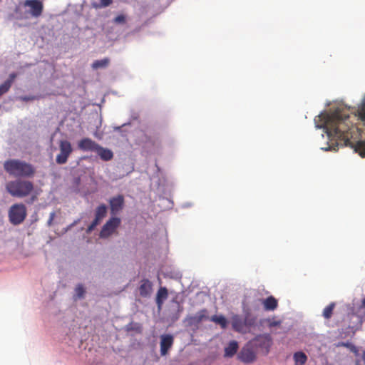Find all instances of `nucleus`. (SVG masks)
Listing matches in <instances>:
<instances>
[{
	"label": "nucleus",
	"instance_id": "nucleus-5",
	"mask_svg": "<svg viewBox=\"0 0 365 365\" xmlns=\"http://www.w3.org/2000/svg\"><path fill=\"white\" fill-rule=\"evenodd\" d=\"M237 358L240 361L245 364H250L256 360L257 354L253 341L250 340L245 344L239 352Z\"/></svg>",
	"mask_w": 365,
	"mask_h": 365
},
{
	"label": "nucleus",
	"instance_id": "nucleus-4",
	"mask_svg": "<svg viewBox=\"0 0 365 365\" xmlns=\"http://www.w3.org/2000/svg\"><path fill=\"white\" fill-rule=\"evenodd\" d=\"M27 216V209L24 204L19 202L12 205L8 211L9 220L13 225L21 224Z\"/></svg>",
	"mask_w": 365,
	"mask_h": 365
},
{
	"label": "nucleus",
	"instance_id": "nucleus-6",
	"mask_svg": "<svg viewBox=\"0 0 365 365\" xmlns=\"http://www.w3.org/2000/svg\"><path fill=\"white\" fill-rule=\"evenodd\" d=\"M58 145L60 153L56 155V162L58 165H63L67 163L73 148L71 143L66 140H60Z\"/></svg>",
	"mask_w": 365,
	"mask_h": 365
},
{
	"label": "nucleus",
	"instance_id": "nucleus-24",
	"mask_svg": "<svg viewBox=\"0 0 365 365\" xmlns=\"http://www.w3.org/2000/svg\"><path fill=\"white\" fill-rule=\"evenodd\" d=\"M106 213H107V207L106 206V205L102 204L96 208L95 217L100 220H102L103 217H106Z\"/></svg>",
	"mask_w": 365,
	"mask_h": 365
},
{
	"label": "nucleus",
	"instance_id": "nucleus-21",
	"mask_svg": "<svg viewBox=\"0 0 365 365\" xmlns=\"http://www.w3.org/2000/svg\"><path fill=\"white\" fill-rule=\"evenodd\" d=\"M210 321L219 324L222 329H225L228 324L227 319L222 315H213L211 317Z\"/></svg>",
	"mask_w": 365,
	"mask_h": 365
},
{
	"label": "nucleus",
	"instance_id": "nucleus-36",
	"mask_svg": "<svg viewBox=\"0 0 365 365\" xmlns=\"http://www.w3.org/2000/svg\"><path fill=\"white\" fill-rule=\"evenodd\" d=\"M362 305H363L364 307H365V298L362 301Z\"/></svg>",
	"mask_w": 365,
	"mask_h": 365
},
{
	"label": "nucleus",
	"instance_id": "nucleus-7",
	"mask_svg": "<svg viewBox=\"0 0 365 365\" xmlns=\"http://www.w3.org/2000/svg\"><path fill=\"white\" fill-rule=\"evenodd\" d=\"M120 224V220L118 217H111L109 220L106 222V223L103 226L101 232L100 237L101 238H107L113 234L116 229L119 227Z\"/></svg>",
	"mask_w": 365,
	"mask_h": 365
},
{
	"label": "nucleus",
	"instance_id": "nucleus-16",
	"mask_svg": "<svg viewBox=\"0 0 365 365\" xmlns=\"http://www.w3.org/2000/svg\"><path fill=\"white\" fill-rule=\"evenodd\" d=\"M232 329L240 333L245 332V322L244 319H242L239 316H234L232 319Z\"/></svg>",
	"mask_w": 365,
	"mask_h": 365
},
{
	"label": "nucleus",
	"instance_id": "nucleus-33",
	"mask_svg": "<svg viewBox=\"0 0 365 365\" xmlns=\"http://www.w3.org/2000/svg\"><path fill=\"white\" fill-rule=\"evenodd\" d=\"M101 220L95 217V219L93 220V222L91 224L93 225V226L96 227L99 224Z\"/></svg>",
	"mask_w": 365,
	"mask_h": 365
},
{
	"label": "nucleus",
	"instance_id": "nucleus-3",
	"mask_svg": "<svg viewBox=\"0 0 365 365\" xmlns=\"http://www.w3.org/2000/svg\"><path fill=\"white\" fill-rule=\"evenodd\" d=\"M5 171L16 178H32L36 170L31 163L19 159H9L4 163Z\"/></svg>",
	"mask_w": 365,
	"mask_h": 365
},
{
	"label": "nucleus",
	"instance_id": "nucleus-30",
	"mask_svg": "<svg viewBox=\"0 0 365 365\" xmlns=\"http://www.w3.org/2000/svg\"><path fill=\"white\" fill-rule=\"evenodd\" d=\"M338 346H345L351 349H355V346L349 342H341Z\"/></svg>",
	"mask_w": 365,
	"mask_h": 365
},
{
	"label": "nucleus",
	"instance_id": "nucleus-25",
	"mask_svg": "<svg viewBox=\"0 0 365 365\" xmlns=\"http://www.w3.org/2000/svg\"><path fill=\"white\" fill-rule=\"evenodd\" d=\"M334 307L335 303L334 302H331L323 310V317L327 319H329L332 316Z\"/></svg>",
	"mask_w": 365,
	"mask_h": 365
},
{
	"label": "nucleus",
	"instance_id": "nucleus-14",
	"mask_svg": "<svg viewBox=\"0 0 365 365\" xmlns=\"http://www.w3.org/2000/svg\"><path fill=\"white\" fill-rule=\"evenodd\" d=\"M96 153L100 157V158L103 161H109L113 158V153L111 150L103 148L98 145Z\"/></svg>",
	"mask_w": 365,
	"mask_h": 365
},
{
	"label": "nucleus",
	"instance_id": "nucleus-9",
	"mask_svg": "<svg viewBox=\"0 0 365 365\" xmlns=\"http://www.w3.org/2000/svg\"><path fill=\"white\" fill-rule=\"evenodd\" d=\"M24 6L30 8V14L34 17H38L43 12V5L40 0H26Z\"/></svg>",
	"mask_w": 365,
	"mask_h": 365
},
{
	"label": "nucleus",
	"instance_id": "nucleus-26",
	"mask_svg": "<svg viewBox=\"0 0 365 365\" xmlns=\"http://www.w3.org/2000/svg\"><path fill=\"white\" fill-rule=\"evenodd\" d=\"M245 322V327H251L254 326L256 323V318L254 317L250 316V314L246 315V317L244 319Z\"/></svg>",
	"mask_w": 365,
	"mask_h": 365
},
{
	"label": "nucleus",
	"instance_id": "nucleus-17",
	"mask_svg": "<svg viewBox=\"0 0 365 365\" xmlns=\"http://www.w3.org/2000/svg\"><path fill=\"white\" fill-rule=\"evenodd\" d=\"M262 304L266 311H273L278 307V302L273 296H269L262 301Z\"/></svg>",
	"mask_w": 365,
	"mask_h": 365
},
{
	"label": "nucleus",
	"instance_id": "nucleus-19",
	"mask_svg": "<svg viewBox=\"0 0 365 365\" xmlns=\"http://www.w3.org/2000/svg\"><path fill=\"white\" fill-rule=\"evenodd\" d=\"M168 292L166 287H160L156 295V304L159 309L161 308L163 301L168 298Z\"/></svg>",
	"mask_w": 365,
	"mask_h": 365
},
{
	"label": "nucleus",
	"instance_id": "nucleus-1",
	"mask_svg": "<svg viewBox=\"0 0 365 365\" xmlns=\"http://www.w3.org/2000/svg\"><path fill=\"white\" fill-rule=\"evenodd\" d=\"M357 115L365 122V103L357 110ZM320 123L315 119L317 126L323 128L331 143L329 147L323 148L324 150H336V147L349 146L359 155L365 157V139L351 141L352 130L354 127L349 125V110L344 107H337L329 114L324 113L317 116Z\"/></svg>",
	"mask_w": 365,
	"mask_h": 365
},
{
	"label": "nucleus",
	"instance_id": "nucleus-8",
	"mask_svg": "<svg viewBox=\"0 0 365 365\" xmlns=\"http://www.w3.org/2000/svg\"><path fill=\"white\" fill-rule=\"evenodd\" d=\"M253 341L254 347L264 351L265 354L269 352L272 345V338L269 334H259L255 337Z\"/></svg>",
	"mask_w": 365,
	"mask_h": 365
},
{
	"label": "nucleus",
	"instance_id": "nucleus-35",
	"mask_svg": "<svg viewBox=\"0 0 365 365\" xmlns=\"http://www.w3.org/2000/svg\"><path fill=\"white\" fill-rule=\"evenodd\" d=\"M121 127H122V126L115 127V128H114V130H116V131H119V130H120Z\"/></svg>",
	"mask_w": 365,
	"mask_h": 365
},
{
	"label": "nucleus",
	"instance_id": "nucleus-29",
	"mask_svg": "<svg viewBox=\"0 0 365 365\" xmlns=\"http://www.w3.org/2000/svg\"><path fill=\"white\" fill-rule=\"evenodd\" d=\"M55 216H56V214H55L54 212H52L50 213L49 219H48V220L47 222L48 226H51L52 225L53 221V220L55 218Z\"/></svg>",
	"mask_w": 365,
	"mask_h": 365
},
{
	"label": "nucleus",
	"instance_id": "nucleus-27",
	"mask_svg": "<svg viewBox=\"0 0 365 365\" xmlns=\"http://www.w3.org/2000/svg\"><path fill=\"white\" fill-rule=\"evenodd\" d=\"M76 295L78 299H81L84 297L85 289L82 284H78L75 289Z\"/></svg>",
	"mask_w": 365,
	"mask_h": 365
},
{
	"label": "nucleus",
	"instance_id": "nucleus-28",
	"mask_svg": "<svg viewBox=\"0 0 365 365\" xmlns=\"http://www.w3.org/2000/svg\"><path fill=\"white\" fill-rule=\"evenodd\" d=\"M113 21L116 24H124L125 23V16L123 14L118 15L114 19Z\"/></svg>",
	"mask_w": 365,
	"mask_h": 365
},
{
	"label": "nucleus",
	"instance_id": "nucleus-13",
	"mask_svg": "<svg viewBox=\"0 0 365 365\" xmlns=\"http://www.w3.org/2000/svg\"><path fill=\"white\" fill-rule=\"evenodd\" d=\"M207 319H208L207 311L203 309L197 312L195 315L190 316L188 321L191 324H197Z\"/></svg>",
	"mask_w": 365,
	"mask_h": 365
},
{
	"label": "nucleus",
	"instance_id": "nucleus-34",
	"mask_svg": "<svg viewBox=\"0 0 365 365\" xmlns=\"http://www.w3.org/2000/svg\"><path fill=\"white\" fill-rule=\"evenodd\" d=\"M96 227L93 226V225H90L88 227V232L92 231Z\"/></svg>",
	"mask_w": 365,
	"mask_h": 365
},
{
	"label": "nucleus",
	"instance_id": "nucleus-31",
	"mask_svg": "<svg viewBox=\"0 0 365 365\" xmlns=\"http://www.w3.org/2000/svg\"><path fill=\"white\" fill-rule=\"evenodd\" d=\"M101 5L104 7L108 6L112 3V0H100Z\"/></svg>",
	"mask_w": 365,
	"mask_h": 365
},
{
	"label": "nucleus",
	"instance_id": "nucleus-12",
	"mask_svg": "<svg viewBox=\"0 0 365 365\" xmlns=\"http://www.w3.org/2000/svg\"><path fill=\"white\" fill-rule=\"evenodd\" d=\"M110 212L112 215H116L123 207L124 205V197L121 195H118L113 197L109 200Z\"/></svg>",
	"mask_w": 365,
	"mask_h": 365
},
{
	"label": "nucleus",
	"instance_id": "nucleus-32",
	"mask_svg": "<svg viewBox=\"0 0 365 365\" xmlns=\"http://www.w3.org/2000/svg\"><path fill=\"white\" fill-rule=\"evenodd\" d=\"M280 324V321H269V327H276Z\"/></svg>",
	"mask_w": 365,
	"mask_h": 365
},
{
	"label": "nucleus",
	"instance_id": "nucleus-23",
	"mask_svg": "<svg viewBox=\"0 0 365 365\" xmlns=\"http://www.w3.org/2000/svg\"><path fill=\"white\" fill-rule=\"evenodd\" d=\"M294 359L295 365H304L307 360V357L304 352L298 351L294 354Z\"/></svg>",
	"mask_w": 365,
	"mask_h": 365
},
{
	"label": "nucleus",
	"instance_id": "nucleus-2",
	"mask_svg": "<svg viewBox=\"0 0 365 365\" xmlns=\"http://www.w3.org/2000/svg\"><path fill=\"white\" fill-rule=\"evenodd\" d=\"M6 190L14 197L24 198L30 196L31 203L38 199V192L35 190L34 183L28 180L19 178L11 180L6 183Z\"/></svg>",
	"mask_w": 365,
	"mask_h": 365
},
{
	"label": "nucleus",
	"instance_id": "nucleus-20",
	"mask_svg": "<svg viewBox=\"0 0 365 365\" xmlns=\"http://www.w3.org/2000/svg\"><path fill=\"white\" fill-rule=\"evenodd\" d=\"M15 78L16 74L11 73L9 76V78L0 85V96L9 91Z\"/></svg>",
	"mask_w": 365,
	"mask_h": 365
},
{
	"label": "nucleus",
	"instance_id": "nucleus-11",
	"mask_svg": "<svg viewBox=\"0 0 365 365\" xmlns=\"http://www.w3.org/2000/svg\"><path fill=\"white\" fill-rule=\"evenodd\" d=\"M99 144L89 138H84L78 141V148L82 151L96 152Z\"/></svg>",
	"mask_w": 365,
	"mask_h": 365
},
{
	"label": "nucleus",
	"instance_id": "nucleus-22",
	"mask_svg": "<svg viewBox=\"0 0 365 365\" xmlns=\"http://www.w3.org/2000/svg\"><path fill=\"white\" fill-rule=\"evenodd\" d=\"M110 63V59L108 58H105L101 60H96L92 63V68L93 69H98V68H106Z\"/></svg>",
	"mask_w": 365,
	"mask_h": 365
},
{
	"label": "nucleus",
	"instance_id": "nucleus-10",
	"mask_svg": "<svg viewBox=\"0 0 365 365\" xmlns=\"http://www.w3.org/2000/svg\"><path fill=\"white\" fill-rule=\"evenodd\" d=\"M174 338L170 334H163L160 336V354L165 356L168 354L169 350L173 346Z\"/></svg>",
	"mask_w": 365,
	"mask_h": 365
},
{
	"label": "nucleus",
	"instance_id": "nucleus-18",
	"mask_svg": "<svg viewBox=\"0 0 365 365\" xmlns=\"http://www.w3.org/2000/svg\"><path fill=\"white\" fill-rule=\"evenodd\" d=\"M239 345L237 341L232 340L229 342L228 345L225 348V356L232 357L237 351Z\"/></svg>",
	"mask_w": 365,
	"mask_h": 365
},
{
	"label": "nucleus",
	"instance_id": "nucleus-15",
	"mask_svg": "<svg viewBox=\"0 0 365 365\" xmlns=\"http://www.w3.org/2000/svg\"><path fill=\"white\" fill-rule=\"evenodd\" d=\"M152 283L148 279H143L139 287V292L141 297H146L152 292Z\"/></svg>",
	"mask_w": 365,
	"mask_h": 365
}]
</instances>
